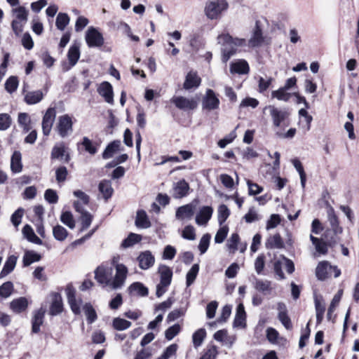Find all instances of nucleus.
Instances as JSON below:
<instances>
[{
	"instance_id": "nucleus-7",
	"label": "nucleus",
	"mask_w": 359,
	"mask_h": 359,
	"mask_svg": "<svg viewBox=\"0 0 359 359\" xmlns=\"http://www.w3.org/2000/svg\"><path fill=\"white\" fill-rule=\"evenodd\" d=\"M198 202V199H194L191 203L179 207L175 213L176 218L180 220L191 219L197 208Z\"/></svg>"
},
{
	"instance_id": "nucleus-1",
	"label": "nucleus",
	"mask_w": 359,
	"mask_h": 359,
	"mask_svg": "<svg viewBox=\"0 0 359 359\" xmlns=\"http://www.w3.org/2000/svg\"><path fill=\"white\" fill-rule=\"evenodd\" d=\"M115 269L116 274L111 280V269L99 266L95 271V280L103 287L109 285L114 290L121 288L127 278L128 268L123 264H117Z\"/></svg>"
},
{
	"instance_id": "nucleus-59",
	"label": "nucleus",
	"mask_w": 359,
	"mask_h": 359,
	"mask_svg": "<svg viewBox=\"0 0 359 359\" xmlns=\"http://www.w3.org/2000/svg\"><path fill=\"white\" fill-rule=\"evenodd\" d=\"M210 235L208 233L204 234L200 240V243L198 245V249L201 252V254H204L208 249L210 241Z\"/></svg>"
},
{
	"instance_id": "nucleus-47",
	"label": "nucleus",
	"mask_w": 359,
	"mask_h": 359,
	"mask_svg": "<svg viewBox=\"0 0 359 359\" xmlns=\"http://www.w3.org/2000/svg\"><path fill=\"white\" fill-rule=\"evenodd\" d=\"M13 13L15 14L16 20L20 22H26L27 21L28 11L25 7L20 6L13 9Z\"/></svg>"
},
{
	"instance_id": "nucleus-34",
	"label": "nucleus",
	"mask_w": 359,
	"mask_h": 359,
	"mask_svg": "<svg viewBox=\"0 0 359 359\" xmlns=\"http://www.w3.org/2000/svg\"><path fill=\"white\" fill-rule=\"evenodd\" d=\"M67 57L71 67H74L80 57L79 46L77 44L72 45L67 53Z\"/></svg>"
},
{
	"instance_id": "nucleus-41",
	"label": "nucleus",
	"mask_w": 359,
	"mask_h": 359,
	"mask_svg": "<svg viewBox=\"0 0 359 359\" xmlns=\"http://www.w3.org/2000/svg\"><path fill=\"white\" fill-rule=\"evenodd\" d=\"M255 288L263 294L270 293L271 291V281L256 279Z\"/></svg>"
},
{
	"instance_id": "nucleus-55",
	"label": "nucleus",
	"mask_w": 359,
	"mask_h": 359,
	"mask_svg": "<svg viewBox=\"0 0 359 359\" xmlns=\"http://www.w3.org/2000/svg\"><path fill=\"white\" fill-rule=\"evenodd\" d=\"M12 123L11 116L6 113L0 114V130H6Z\"/></svg>"
},
{
	"instance_id": "nucleus-12",
	"label": "nucleus",
	"mask_w": 359,
	"mask_h": 359,
	"mask_svg": "<svg viewBox=\"0 0 359 359\" xmlns=\"http://www.w3.org/2000/svg\"><path fill=\"white\" fill-rule=\"evenodd\" d=\"M74 208L77 212L81 214V231H83L87 229L90 226L93 216L84 209L81 203L79 201H76L74 202Z\"/></svg>"
},
{
	"instance_id": "nucleus-28",
	"label": "nucleus",
	"mask_w": 359,
	"mask_h": 359,
	"mask_svg": "<svg viewBox=\"0 0 359 359\" xmlns=\"http://www.w3.org/2000/svg\"><path fill=\"white\" fill-rule=\"evenodd\" d=\"M128 292L130 294H137L141 297H146L149 293L148 288L140 282L131 284L128 287Z\"/></svg>"
},
{
	"instance_id": "nucleus-6",
	"label": "nucleus",
	"mask_w": 359,
	"mask_h": 359,
	"mask_svg": "<svg viewBox=\"0 0 359 359\" xmlns=\"http://www.w3.org/2000/svg\"><path fill=\"white\" fill-rule=\"evenodd\" d=\"M85 40L89 48H100L104 43L102 34L94 27H89L85 34Z\"/></svg>"
},
{
	"instance_id": "nucleus-54",
	"label": "nucleus",
	"mask_w": 359,
	"mask_h": 359,
	"mask_svg": "<svg viewBox=\"0 0 359 359\" xmlns=\"http://www.w3.org/2000/svg\"><path fill=\"white\" fill-rule=\"evenodd\" d=\"M18 123L23 128L25 132H28L30 130L31 120L29 115L27 113H20L18 114Z\"/></svg>"
},
{
	"instance_id": "nucleus-36",
	"label": "nucleus",
	"mask_w": 359,
	"mask_h": 359,
	"mask_svg": "<svg viewBox=\"0 0 359 359\" xmlns=\"http://www.w3.org/2000/svg\"><path fill=\"white\" fill-rule=\"evenodd\" d=\"M83 310L86 316L88 324H92L97 320V313L90 303H86L83 306Z\"/></svg>"
},
{
	"instance_id": "nucleus-39",
	"label": "nucleus",
	"mask_w": 359,
	"mask_h": 359,
	"mask_svg": "<svg viewBox=\"0 0 359 359\" xmlns=\"http://www.w3.org/2000/svg\"><path fill=\"white\" fill-rule=\"evenodd\" d=\"M328 221L334 234L337 235L342 232V228L339 226L338 218L333 210L328 212Z\"/></svg>"
},
{
	"instance_id": "nucleus-50",
	"label": "nucleus",
	"mask_w": 359,
	"mask_h": 359,
	"mask_svg": "<svg viewBox=\"0 0 359 359\" xmlns=\"http://www.w3.org/2000/svg\"><path fill=\"white\" fill-rule=\"evenodd\" d=\"M60 220L69 229H72L75 227V222L73 215L69 211L63 212L60 216Z\"/></svg>"
},
{
	"instance_id": "nucleus-15",
	"label": "nucleus",
	"mask_w": 359,
	"mask_h": 359,
	"mask_svg": "<svg viewBox=\"0 0 359 359\" xmlns=\"http://www.w3.org/2000/svg\"><path fill=\"white\" fill-rule=\"evenodd\" d=\"M137 261L140 268L143 270H147L154 264L155 258L150 251L147 250L139 255Z\"/></svg>"
},
{
	"instance_id": "nucleus-10",
	"label": "nucleus",
	"mask_w": 359,
	"mask_h": 359,
	"mask_svg": "<svg viewBox=\"0 0 359 359\" xmlns=\"http://www.w3.org/2000/svg\"><path fill=\"white\" fill-rule=\"evenodd\" d=\"M72 126L73 123L72 118L69 115L65 114L58 118L56 129L60 136L64 138L66 137L69 133L72 132Z\"/></svg>"
},
{
	"instance_id": "nucleus-63",
	"label": "nucleus",
	"mask_w": 359,
	"mask_h": 359,
	"mask_svg": "<svg viewBox=\"0 0 359 359\" xmlns=\"http://www.w3.org/2000/svg\"><path fill=\"white\" fill-rule=\"evenodd\" d=\"M65 146L61 144L59 146H55L51 151L52 159H59L65 156Z\"/></svg>"
},
{
	"instance_id": "nucleus-5",
	"label": "nucleus",
	"mask_w": 359,
	"mask_h": 359,
	"mask_svg": "<svg viewBox=\"0 0 359 359\" xmlns=\"http://www.w3.org/2000/svg\"><path fill=\"white\" fill-rule=\"evenodd\" d=\"M228 7L229 4L226 0H209L205 6V14L210 20H217Z\"/></svg>"
},
{
	"instance_id": "nucleus-49",
	"label": "nucleus",
	"mask_w": 359,
	"mask_h": 359,
	"mask_svg": "<svg viewBox=\"0 0 359 359\" xmlns=\"http://www.w3.org/2000/svg\"><path fill=\"white\" fill-rule=\"evenodd\" d=\"M131 326V323L121 318H115L113 320V327L116 330H125Z\"/></svg>"
},
{
	"instance_id": "nucleus-9",
	"label": "nucleus",
	"mask_w": 359,
	"mask_h": 359,
	"mask_svg": "<svg viewBox=\"0 0 359 359\" xmlns=\"http://www.w3.org/2000/svg\"><path fill=\"white\" fill-rule=\"evenodd\" d=\"M170 101L177 108L183 111L194 110L198 106V102L194 98L183 96H174Z\"/></svg>"
},
{
	"instance_id": "nucleus-64",
	"label": "nucleus",
	"mask_w": 359,
	"mask_h": 359,
	"mask_svg": "<svg viewBox=\"0 0 359 359\" xmlns=\"http://www.w3.org/2000/svg\"><path fill=\"white\" fill-rule=\"evenodd\" d=\"M177 349V345L172 344L168 346L163 351L162 355L158 357L159 359H169L172 355L176 353Z\"/></svg>"
},
{
	"instance_id": "nucleus-43",
	"label": "nucleus",
	"mask_w": 359,
	"mask_h": 359,
	"mask_svg": "<svg viewBox=\"0 0 359 359\" xmlns=\"http://www.w3.org/2000/svg\"><path fill=\"white\" fill-rule=\"evenodd\" d=\"M53 235L55 240L58 241H63L67 238L68 231L65 227L58 224L53 227Z\"/></svg>"
},
{
	"instance_id": "nucleus-2",
	"label": "nucleus",
	"mask_w": 359,
	"mask_h": 359,
	"mask_svg": "<svg viewBox=\"0 0 359 359\" xmlns=\"http://www.w3.org/2000/svg\"><path fill=\"white\" fill-rule=\"evenodd\" d=\"M218 43L222 48V61L226 63L237 52L238 47L246 46L247 41L243 38L233 37L229 34H222L217 36Z\"/></svg>"
},
{
	"instance_id": "nucleus-21",
	"label": "nucleus",
	"mask_w": 359,
	"mask_h": 359,
	"mask_svg": "<svg viewBox=\"0 0 359 359\" xmlns=\"http://www.w3.org/2000/svg\"><path fill=\"white\" fill-rule=\"evenodd\" d=\"M266 337L267 340L272 344L284 345L287 340L280 337L278 332L273 327H268L266 330Z\"/></svg>"
},
{
	"instance_id": "nucleus-45",
	"label": "nucleus",
	"mask_w": 359,
	"mask_h": 359,
	"mask_svg": "<svg viewBox=\"0 0 359 359\" xmlns=\"http://www.w3.org/2000/svg\"><path fill=\"white\" fill-rule=\"evenodd\" d=\"M69 18L67 13H59L57 18L55 25L58 29L63 31L67 25L69 23Z\"/></svg>"
},
{
	"instance_id": "nucleus-57",
	"label": "nucleus",
	"mask_w": 359,
	"mask_h": 359,
	"mask_svg": "<svg viewBox=\"0 0 359 359\" xmlns=\"http://www.w3.org/2000/svg\"><path fill=\"white\" fill-rule=\"evenodd\" d=\"M315 308L316 312V321L318 324H320L323 319L325 308V306L317 299H315Z\"/></svg>"
},
{
	"instance_id": "nucleus-32",
	"label": "nucleus",
	"mask_w": 359,
	"mask_h": 359,
	"mask_svg": "<svg viewBox=\"0 0 359 359\" xmlns=\"http://www.w3.org/2000/svg\"><path fill=\"white\" fill-rule=\"evenodd\" d=\"M99 191L102 194L105 200H108L112 196L114 189L111 187V183L109 180H102L100 182L98 186Z\"/></svg>"
},
{
	"instance_id": "nucleus-18",
	"label": "nucleus",
	"mask_w": 359,
	"mask_h": 359,
	"mask_svg": "<svg viewBox=\"0 0 359 359\" xmlns=\"http://www.w3.org/2000/svg\"><path fill=\"white\" fill-rule=\"evenodd\" d=\"M230 72L232 74H248L250 72V67L245 60L240 59L231 63Z\"/></svg>"
},
{
	"instance_id": "nucleus-53",
	"label": "nucleus",
	"mask_w": 359,
	"mask_h": 359,
	"mask_svg": "<svg viewBox=\"0 0 359 359\" xmlns=\"http://www.w3.org/2000/svg\"><path fill=\"white\" fill-rule=\"evenodd\" d=\"M81 144L83 147L85 151L91 155L97 153V149L93 144V142L87 137H83Z\"/></svg>"
},
{
	"instance_id": "nucleus-60",
	"label": "nucleus",
	"mask_w": 359,
	"mask_h": 359,
	"mask_svg": "<svg viewBox=\"0 0 359 359\" xmlns=\"http://www.w3.org/2000/svg\"><path fill=\"white\" fill-rule=\"evenodd\" d=\"M180 331V326L179 324H175L168 327L165 332V337L168 340H172Z\"/></svg>"
},
{
	"instance_id": "nucleus-27",
	"label": "nucleus",
	"mask_w": 359,
	"mask_h": 359,
	"mask_svg": "<svg viewBox=\"0 0 359 359\" xmlns=\"http://www.w3.org/2000/svg\"><path fill=\"white\" fill-rule=\"evenodd\" d=\"M45 311L41 309L36 311L32 320V332L38 333L40 331V326L43 322Z\"/></svg>"
},
{
	"instance_id": "nucleus-4",
	"label": "nucleus",
	"mask_w": 359,
	"mask_h": 359,
	"mask_svg": "<svg viewBox=\"0 0 359 359\" xmlns=\"http://www.w3.org/2000/svg\"><path fill=\"white\" fill-rule=\"evenodd\" d=\"M264 109L269 110L273 127L289 126L290 113L287 109H279L273 105H269L266 106Z\"/></svg>"
},
{
	"instance_id": "nucleus-33",
	"label": "nucleus",
	"mask_w": 359,
	"mask_h": 359,
	"mask_svg": "<svg viewBox=\"0 0 359 359\" xmlns=\"http://www.w3.org/2000/svg\"><path fill=\"white\" fill-rule=\"evenodd\" d=\"M284 247V243L279 233L269 237L266 242V248L270 249H281Z\"/></svg>"
},
{
	"instance_id": "nucleus-52",
	"label": "nucleus",
	"mask_w": 359,
	"mask_h": 359,
	"mask_svg": "<svg viewBox=\"0 0 359 359\" xmlns=\"http://www.w3.org/2000/svg\"><path fill=\"white\" fill-rule=\"evenodd\" d=\"M286 91L287 90L282 87L277 90H273L271 93V96L272 97L276 98L278 100L287 102L290 100L291 95Z\"/></svg>"
},
{
	"instance_id": "nucleus-23",
	"label": "nucleus",
	"mask_w": 359,
	"mask_h": 359,
	"mask_svg": "<svg viewBox=\"0 0 359 359\" xmlns=\"http://www.w3.org/2000/svg\"><path fill=\"white\" fill-rule=\"evenodd\" d=\"M135 223L137 228L141 229H148L151 225L146 212L143 210H137Z\"/></svg>"
},
{
	"instance_id": "nucleus-44",
	"label": "nucleus",
	"mask_w": 359,
	"mask_h": 359,
	"mask_svg": "<svg viewBox=\"0 0 359 359\" xmlns=\"http://www.w3.org/2000/svg\"><path fill=\"white\" fill-rule=\"evenodd\" d=\"M292 163L294 167L296 168L297 171L299 172L300 176L301 185L302 188H304L306 184V177L303 165L298 158L292 159Z\"/></svg>"
},
{
	"instance_id": "nucleus-35",
	"label": "nucleus",
	"mask_w": 359,
	"mask_h": 359,
	"mask_svg": "<svg viewBox=\"0 0 359 359\" xmlns=\"http://www.w3.org/2000/svg\"><path fill=\"white\" fill-rule=\"evenodd\" d=\"M121 142L118 140H114L110 142L105 148L102 153V158L104 159H109L111 158L114 154L118 150Z\"/></svg>"
},
{
	"instance_id": "nucleus-38",
	"label": "nucleus",
	"mask_w": 359,
	"mask_h": 359,
	"mask_svg": "<svg viewBox=\"0 0 359 359\" xmlns=\"http://www.w3.org/2000/svg\"><path fill=\"white\" fill-rule=\"evenodd\" d=\"M142 236L135 233H130L126 238H125L121 245L123 248H128L133 246L135 244L140 242Z\"/></svg>"
},
{
	"instance_id": "nucleus-14",
	"label": "nucleus",
	"mask_w": 359,
	"mask_h": 359,
	"mask_svg": "<svg viewBox=\"0 0 359 359\" xmlns=\"http://www.w3.org/2000/svg\"><path fill=\"white\" fill-rule=\"evenodd\" d=\"M97 93L104 99L106 102L111 104H114V92L110 83L108 81L101 83L97 88Z\"/></svg>"
},
{
	"instance_id": "nucleus-61",
	"label": "nucleus",
	"mask_w": 359,
	"mask_h": 359,
	"mask_svg": "<svg viewBox=\"0 0 359 359\" xmlns=\"http://www.w3.org/2000/svg\"><path fill=\"white\" fill-rule=\"evenodd\" d=\"M278 318L285 329L290 330L292 328V324L287 312L278 313Z\"/></svg>"
},
{
	"instance_id": "nucleus-62",
	"label": "nucleus",
	"mask_w": 359,
	"mask_h": 359,
	"mask_svg": "<svg viewBox=\"0 0 359 359\" xmlns=\"http://www.w3.org/2000/svg\"><path fill=\"white\" fill-rule=\"evenodd\" d=\"M44 198L46 201L50 204L57 203L58 201V196L57 194V192L51 189L46 190L44 193Z\"/></svg>"
},
{
	"instance_id": "nucleus-42",
	"label": "nucleus",
	"mask_w": 359,
	"mask_h": 359,
	"mask_svg": "<svg viewBox=\"0 0 359 359\" xmlns=\"http://www.w3.org/2000/svg\"><path fill=\"white\" fill-rule=\"evenodd\" d=\"M199 271V265L198 264H194L189 271L187 272L186 276V285L187 287H189L195 281L197 275Z\"/></svg>"
},
{
	"instance_id": "nucleus-37",
	"label": "nucleus",
	"mask_w": 359,
	"mask_h": 359,
	"mask_svg": "<svg viewBox=\"0 0 359 359\" xmlns=\"http://www.w3.org/2000/svg\"><path fill=\"white\" fill-rule=\"evenodd\" d=\"M328 262H320L316 269V276L318 280H325L327 278Z\"/></svg>"
},
{
	"instance_id": "nucleus-56",
	"label": "nucleus",
	"mask_w": 359,
	"mask_h": 359,
	"mask_svg": "<svg viewBox=\"0 0 359 359\" xmlns=\"http://www.w3.org/2000/svg\"><path fill=\"white\" fill-rule=\"evenodd\" d=\"M239 241L240 238L238 233H233L227 241L226 245L232 252H235L238 250Z\"/></svg>"
},
{
	"instance_id": "nucleus-8",
	"label": "nucleus",
	"mask_w": 359,
	"mask_h": 359,
	"mask_svg": "<svg viewBox=\"0 0 359 359\" xmlns=\"http://www.w3.org/2000/svg\"><path fill=\"white\" fill-rule=\"evenodd\" d=\"M65 292L67 302L72 311L75 315H79L81 313V305L82 304V300L81 299L78 301L76 300L75 288L71 284H69L67 285Z\"/></svg>"
},
{
	"instance_id": "nucleus-29",
	"label": "nucleus",
	"mask_w": 359,
	"mask_h": 359,
	"mask_svg": "<svg viewBox=\"0 0 359 359\" xmlns=\"http://www.w3.org/2000/svg\"><path fill=\"white\" fill-rule=\"evenodd\" d=\"M41 259V255L34 250H26L22 258L23 266H29L32 263L39 262Z\"/></svg>"
},
{
	"instance_id": "nucleus-25",
	"label": "nucleus",
	"mask_w": 359,
	"mask_h": 359,
	"mask_svg": "<svg viewBox=\"0 0 359 359\" xmlns=\"http://www.w3.org/2000/svg\"><path fill=\"white\" fill-rule=\"evenodd\" d=\"M17 259V257L15 255H11L7 258L3 269L0 272V278H3L4 277L6 276L14 270L16 265Z\"/></svg>"
},
{
	"instance_id": "nucleus-48",
	"label": "nucleus",
	"mask_w": 359,
	"mask_h": 359,
	"mask_svg": "<svg viewBox=\"0 0 359 359\" xmlns=\"http://www.w3.org/2000/svg\"><path fill=\"white\" fill-rule=\"evenodd\" d=\"M13 289L14 287L12 282L7 281L3 283L0 286V297L4 299L9 297L11 295Z\"/></svg>"
},
{
	"instance_id": "nucleus-20",
	"label": "nucleus",
	"mask_w": 359,
	"mask_h": 359,
	"mask_svg": "<svg viewBox=\"0 0 359 359\" xmlns=\"http://www.w3.org/2000/svg\"><path fill=\"white\" fill-rule=\"evenodd\" d=\"M53 301L50 306L49 313L51 316H57L63 311V303L60 293H53Z\"/></svg>"
},
{
	"instance_id": "nucleus-58",
	"label": "nucleus",
	"mask_w": 359,
	"mask_h": 359,
	"mask_svg": "<svg viewBox=\"0 0 359 359\" xmlns=\"http://www.w3.org/2000/svg\"><path fill=\"white\" fill-rule=\"evenodd\" d=\"M24 214V209L19 208L11 215V221L15 226H18L21 223V220Z\"/></svg>"
},
{
	"instance_id": "nucleus-46",
	"label": "nucleus",
	"mask_w": 359,
	"mask_h": 359,
	"mask_svg": "<svg viewBox=\"0 0 359 359\" xmlns=\"http://www.w3.org/2000/svg\"><path fill=\"white\" fill-rule=\"evenodd\" d=\"M230 215V210L228 207L224 205H220L218 208V222L219 225H222Z\"/></svg>"
},
{
	"instance_id": "nucleus-3",
	"label": "nucleus",
	"mask_w": 359,
	"mask_h": 359,
	"mask_svg": "<svg viewBox=\"0 0 359 359\" xmlns=\"http://www.w3.org/2000/svg\"><path fill=\"white\" fill-rule=\"evenodd\" d=\"M268 25V20L265 18H261L255 20V25L250 30V37L248 41V46L249 47L257 48L264 43L266 38L264 29Z\"/></svg>"
},
{
	"instance_id": "nucleus-30",
	"label": "nucleus",
	"mask_w": 359,
	"mask_h": 359,
	"mask_svg": "<svg viewBox=\"0 0 359 359\" xmlns=\"http://www.w3.org/2000/svg\"><path fill=\"white\" fill-rule=\"evenodd\" d=\"M28 306L27 299L25 297H20L13 299L11 304V309L15 313H21L24 311Z\"/></svg>"
},
{
	"instance_id": "nucleus-51",
	"label": "nucleus",
	"mask_w": 359,
	"mask_h": 359,
	"mask_svg": "<svg viewBox=\"0 0 359 359\" xmlns=\"http://www.w3.org/2000/svg\"><path fill=\"white\" fill-rule=\"evenodd\" d=\"M18 86V79L17 76H10L5 83V89L9 93L15 92Z\"/></svg>"
},
{
	"instance_id": "nucleus-22",
	"label": "nucleus",
	"mask_w": 359,
	"mask_h": 359,
	"mask_svg": "<svg viewBox=\"0 0 359 359\" xmlns=\"http://www.w3.org/2000/svg\"><path fill=\"white\" fill-rule=\"evenodd\" d=\"M160 273V283L163 286H169L172 281V271L170 267L166 265H161L158 267Z\"/></svg>"
},
{
	"instance_id": "nucleus-24",
	"label": "nucleus",
	"mask_w": 359,
	"mask_h": 359,
	"mask_svg": "<svg viewBox=\"0 0 359 359\" xmlns=\"http://www.w3.org/2000/svg\"><path fill=\"white\" fill-rule=\"evenodd\" d=\"M246 313L243 304H239L236 308V313L233 320L234 327H245Z\"/></svg>"
},
{
	"instance_id": "nucleus-17",
	"label": "nucleus",
	"mask_w": 359,
	"mask_h": 359,
	"mask_svg": "<svg viewBox=\"0 0 359 359\" xmlns=\"http://www.w3.org/2000/svg\"><path fill=\"white\" fill-rule=\"evenodd\" d=\"M189 185L185 180H181L174 184L172 196L175 198H182L188 195Z\"/></svg>"
},
{
	"instance_id": "nucleus-11",
	"label": "nucleus",
	"mask_w": 359,
	"mask_h": 359,
	"mask_svg": "<svg viewBox=\"0 0 359 359\" xmlns=\"http://www.w3.org/2000/svg\"><path fill=\"white\" fill-rule=\"evenodd\" d=\"M219 100L212 89H208L202 100L203 109L208 111L215 110L219 108Z\"/></svg>"
},
{
	"instance_id": "nucleus-13",
	"label": "nucleus",
	"mask_w": 359,
	"mask_h": 359,
	"mask_svg": "<svg viewBox=\"0 0 359 359\" xmlns=\"http://www.w3.org/2000/svg\"><path fill=\"white\" fill-rule=\"evenodd\" d=\"M55 116L56 110L54 107H49L43 115L42 120V130L43 134L45 136L50 135Z\"/></svg>"
},
{
	"instance_id": "nucleus-40",
	"label": "nucleus",
	"mask_w": 359,
	"mask_h": 359,
	"mask_svg": "<svg viewBox=\"0 0 359 359\" xmlns=\"http://www.w3.org/2000/svg\"><path fill=\"white\" fill-rule=\"evenodd\" d=\"M206 337V331L204 328H200L196 330L192 335V341L194 346L197 348L203 344Z\"/></svg>"
},
{
	"instance_id": "nucleus-26",
	"label": "nucleus",
	"mask_w": 359,
	"mask_h": 359,
	"mask_svg": "<svg viewBox=\"0 0 359 359\" xmlns=\"http://www.w3.org/2000/svg\"><path fill=\"white\" fill-rule=\"evenodd\" d=\"M11 170L13 173H19L22 170V155L19 151H15L11 156Z\"/></svg>"
},
{
	"instance_id": "nucleus-16",
	"label": "nucleus",
	"mask_w": 359,
	"mask_h": 359,
	"mask_svg": "<svg viewBox=\"0 0 359 359\" xmlns=\"http://www.w3.org/2000/svg\"><path fill=\"white\" fill-rule=\"evenodd\" d=\"M213 213V209L210 206H203L196 216V223L198 225H206Z\"/></svg>"
},
{
	"instance_id": "nucleus-31",
	"label": "nucleus",
	"mask_w": 359,
	"mask_h": 359,
	"mask_svg": "<svg viewBox=\"0 0 359 359\" xmlns=\"http://www.w3.org/2000/svg\"><path fill=\"white\" fill-rule=\"evenodd\" d=\"M43 98L42 91L38 90L28 92L25 96V101L27 104H35L41 102Z\"/></svg>"
},
{
	"instance_id": "nucleus-19",
	"label": "nucleus",
	"mask_w": 359,
	"mask_h": 359,
	"mask_svg": "<svg viewBox=\"0 0 359 359\" xmlns=\"http://www.w3.org/2000/svg\"><path fill=\"white\" fill-rule=\"evenodd\" d=\"M201 79L198 76L196 72L190 71L186 76L183 88L185 90H190L194 88H198L201 85Z\"/></svg>"
}]
</instances>
